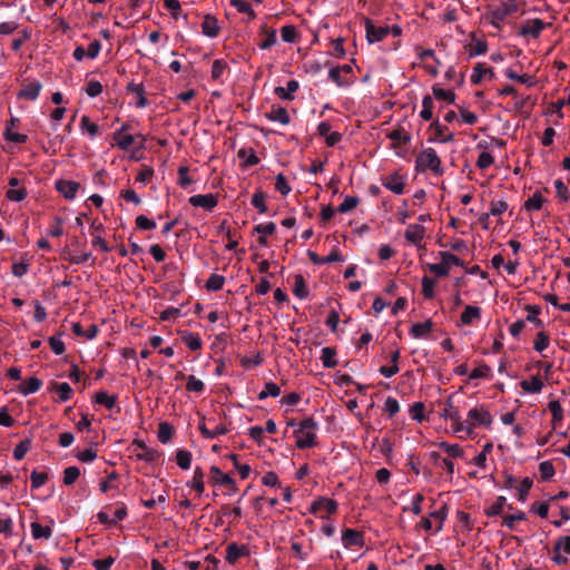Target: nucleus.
I'll return each instance as SVG.
<instances>
[{
  "instance_id": "774afa93",
  "label": "nucleus",
  "mask_w": 570,
  "mask_h": 570,
  "mask_svg": "<svg viewBox=\"0 0 570 570\" xmlns=\"http://www.w3.org/2000/svg\"><path fill=\"white\" fill-rule=\"evenodd\" d=\"M435 281L429 276L422 278V293L425 298H433Z\"/></svg>"
},
{
  "instance_id": "de8ad7c7",
  "label": "nucleus",
  "mask_w": 570,
  "mask_h": 570,
  "mask_svg": "<svg viewBox=\"0 0 570 570\" xmlns=\"http://www.w3.org/2000/svg\"><path fill=\"white\" fill-rule=\"evenodd\" d=\"M265 199L266 195L263 190H256L252 196L250 203L258 210L259 214H265L267 212Z\"/></svg>"
},
{
  "instance_id": "37998d69",
  "label": "nucleus",
  "mask_w": 570,
  "mask_h": 570,
  "mask_svg": "<svg viewBox=\"0 0 570 570\" xmlns=\"http://www.w3.org/2000/svg\"><path fill=\"white\" fill-rule=\"evenodd\" d=\"M114 140L120 149L128 150L134 145L135 137L132 135H120V131H115Z\"/></svg>"
},
{
  "instance_id": "6e6552de",
  "label": "nucleus",
  "mask_w": 570,
  "mask_h": 570,
  "mask_svg": "<svg viewBox=\"0 0 570 570\" xmlns=\"http://www.w3.org/2000/svg\"><path fill=\"white\" fill-rule=\"evenodd\" d=\"M188 202L194 207L212 212L218 204V196L216 194H198L189 197Z\"/></svg>"
},
{
  "instance_id": "c756f323",
  "label": "nucleus",
  "mask_w": 570,
  "mask_h": 570,
  "mask_svg": "<svg viewBox=\"0 0 570 570\" xmlns=\"http://www.w3.org/2000/svg\"><path fill=\"white\" fill-rule=\"evenodd\" d=\"M433 328V322L431 320H428L423 323H414L411 326L410 334L415 337L420 338L425 336L428 333H430Z\"/></svg>"
},
{
  "instance_id": "ea45409f",
  "label": "nucleus",
  "mask_w": 570,
  "mask_h": 570,
  "mask_svg": "<svg viewBox=\"0 0 570 570\" xmlns=\"http://www.w3.org/2000/svg\"><path fill=\"white\" fill-rule=\"evenodd\" d=\"M205 473L200 466H196L194 471V476L191 480V488L197 492V494H202L205 491L204 483Z\"/></svg>"
},
{
  "instance_id": "a19ab883",
  "label": "nucleus",
  "mask_w": 570,
  "mask_h": 570,
  "mask_svg": "<svg viewBox=\"0 0 570 570\" xmlns=\"http://www.w3.org/2000/svg\"><path fill=\"white\" fill-rule=\"evenodd\" d=\"M548 409L552 415L553 429H556V426L563 420V410L557 400L549 402Z\"/></svg>"
},
{
  "instance_id": "c85d7f7f",
  "label": "nucleus",
  "mask_w": 570,
  "mask_h": 570,
  "mask_svg": "<svg viewBox=\"0 0 570 570\" xmlns=\"http://www.w3.org/2000/svg\"><path fill=\"white\" fill-rule=\"evenodd\" d=\"M94 401L95 403L111 410L117 405V395H109L105 391H99L95 394Z\"/></svg>"
},
{
  "instance_id": "4be33fe9",
  "label": "nucleus",
  "mask_w": 570,
  "mask_h": 570,
  "mask_svg": "<svg viewBox=\"0 0 570 570\" xmlns=\"http://www.w3.org/2000/svg\"><path fill=\"white\" fill-rule=\"evenodd\" d=\"M127 91L135 94L137 96L136 106L138 108H145L149 105L148 99L145 97V87L142 83L129 82L127 85Z\"/></svg>"
},
{
  "instance_id": "49530a36",
  "label": "nucleus",
  "mask_w": 570,
  "mask_h": 570,
  "mask_svg": "<svg viewBox=\"0 0 570 570\" xmlns=\"http://www.w3.org/2000/svg\"><path fill=\"white\" fill-rule=\"evenodd\" d=\"M225 277L218 274H212L206 281L205 288L209 292H217L223 288Z\"/></svg>"
},
{
  "instance_id": "9d476101",
  "label": "nucleus",
  "mask_w": 570,
  "mask_h": 570,
  "mask_svg": "<svg viewBox=\"0 0 570 570\" xmlns=\"http://www.w3.org/2000/svg\"><path fill=\"white\" fill-rule=\"evenodd\" d=\"M80 184L72 180L59 179L56 181V189L68 200L76 197Z\"/></svg>"
},
{
  "instance_id": "7ed1b4c3",
  "label": "nucleus",
  "mask_w": 570,
  "mask_h": 570,
  "mask_svg": "<svg viewBox=\"0 0 570 570\" xmlns=\"http://www.w3.org/2000/svg\"><path fill=\"white\" fill-rule=\"evenodd\" d=\"M519 9V4L515 0H509L507 2L501 3L499 7L494 8L490 11V23L497 28L501 29V22L505 20L507 17L517 12Z\"/></svg>"
},
{
  "instance_id": "c03bdc74",
  "label": "nucleus",
  "mask_w": 570,
  "mask_h": 570,
  "mask_svg": "<svg viewBox=\"0 0 570 570\" xmlns=\"http://www.w3.org/2000/svg\"><path fill=\"white\" fill-rule=\"evenodd\" d=\"M546 202V199L543 198V196L541 195L540 191H535L532 197H530L523 205V207L528 210V212H532V210H539L541 209L543 203Z\"/></svg>"
},
{
  "instance_id": "cd10ccee",
  "label": "nucleus",
  "mask_w": 570,
  "mask_h": 570,
  "mask_svg": "<svg viewBox=\"0 0 570 570\" xmlns=\"http://www.w3.org/2000/svg\"><path fill=\"white\" fill-rule=\"evenodd\" d=\"M295 436L297 438L296 446L301 450L317 445L315 432H305V434H295Z\"/></svg>"
},
{
  "instance_id": "f03ea898",
  "label": "nucleus",
  "mask_w": 570,
  "mask_h": 570,
  "mask_svg": "<svg viewBox=\"0 0 570 570\" xmlns=\"http://www.w3.org/2000/svg\"><path fill=\"white\" fill-rule=\"evenodd\" d=\"M440 264H428L429 271L438 277L448 276L451 265L464 266V262L450 252H440Z\"/></svg>"
},
{
  "instance_id": "dca6fc26",
  "label": "nucleus",
  "mask_w": 570,
  "mask_h": 570,
  "mask_svg": "<svg viewBox=\"0 0 570 570\" xmlns=\"http://www.w3.org/2000/svg\"><path fill=\"white\" fill-rule=\"evenodd\" d=\"M202 31L209 38H216L220 31L217 18L213 14H206L202 23Z\"/></svg>"
},
{
  "instance_id": "e2e57ef3",
  "label": "nucleus",
  "mask_w": 570,
  "mask_h": 570,
  "mask_svg": "<svg viewBox=\"0 0 570 570\" xmlns=\"http://www.w3.org/2000/svg\"><path fill=\"white\" fill-rule=\"evenodd\" d=\"M358 203H360L358 197H356V196H347V197H345L343 203L340 204V206L337 207V212L342 213V214L348 213L352 209H354L358 205Z\"/></svg>"
},
{
  "instance_id": "f704fd0d",
  "label": "nucleus",
  "mask_w": 570,
  "mask_h": 570,
  "mask_svg": "<svg viewBox=\"0 0 570 570\" xmlns=\"http://www.w3.org/2000/svg\"><path fill=\"white\" fill-rule=\"evenodd\" d=\"M293 293L299 299H304L308 296V289L305 279L301 274H297L294 277Z\"/></svg>"
},
{
  "instance_id": "0e129e2a",
  "label": "nucleus",
  "mask_w": 570,
  "mask_h": 570,
  "mask_svg": "<svg viewBox=\"0 0 570 570\" xmlns=\"http://www.w3.org/2000/svg\"><path fill=\"white\" fill-rule=\"evenodd\" d=\"M230 6L234 7L238 12L245 14H252V18L256 17L255 11L252 9L250 4L244 0H229Z\"/></svg>"
},
{
  "instance_id": "5fc2aeb1",
  "label": "nucleus",
  "mask_w": 570,
  "mask_h": 570,
  "mask_svg": "<svg viewBox=\"0 0 570 570\" xmlns=\"http://www.w3.org/2000/svg\"><path fill=\"white\" fill-rule=\"evenodd\" d=\"M525 520V513L523 511H518L514 514H505L502 519V525H505L510 530L515 529V522L517 521H523Z\"/></svg>"
},
{
  "instance_id": "bb28decb",
  "label": "nucleus",
  "mask_w": 570,
  "mask_h": 570,
  "mask_svg": "<svg viewBox=\"0 0 570 570\" xmlns=\"http://www.w3.org/2000/svg\"><path fill=\"white\" fill-rule=\"evenodd\" d=\"M481 317V308L478 306L466 305L461 314V323L463 325H471L475 320Z\"/></svg>"
},
{
  "instance_id": "680f3d73",
  "label": "nucleus",
  "mask_w": 570,
  "mask_h": 570,
  "mask_svg": "<svg viewBox=\"0 0 570 570\" xmlns=\"http://www.w3.org/2000/svg\"><path fill=\"white\" fill-rule=\"evenodd\" d=\"M186 390L188 392L203 393L205 390V384L202 380L196 379L194 375H189L187 377Z\"/></svg>"
},
{
  "instance_id": "338daca9",
  "label": "nucleus",
  "mask_w": 570,
  "mask_h": 570,
  "mask_svg": "<svg viewBox=\"0 0 570 570\" xmlns=\"http://www.w3.org/2000/svg\"><path fill=\"white\" fill-rule=\"evenodd\" d=\"M165 8L170 12L173 19H178L181 14V6L178 0H164Z\"/></svg>"
},
{
  "instance_id": "6e6d98bb",
  "label": "nucleus",
  "mask_w": 570,
  "mask_h": 570,
  "mask_svg": "<svg viewBox=\"0 0 570 570\" xmlns=\"http://www.w3.org/2000/svg\"><path fill=\"white\" fill-rule=\"evenodd\" d=\"M174 434L173 426L167 422H161L158 425V440L161 443H167Z\"/></svg>"
},
{
  "instance_id": "864d4df0",
  "label": "nucleus",
  "mask_w": 570,
  "mask_h": 570,
  "mask_svg": "<svg viewBox=\"0 0 570 570\" xmlns=\"http://www.w3.org/2000/svg\"><path fill=\"white\" fill-rule=\"evenodd\" d=\"M540 480L542 482L549 481L556 473L554 466L551 461H543L539 464Z\"/></svg>"
},
{
  "instance_id": "3c124183",
  "label": "nucleus",
  "mask_w": 570,
  "mask_h": 570,
  "mask_svg": "<svg viewBox=\"0 0 570 570\" xmlns=\"http://www.w3.org/2000/svg\"><path fill=\"white\" fill-rule=\"evenodd\" d=\"M281 394V387L274 382H266L264 390L259 392L258 400H265L268 396L276 397Z\"/></svg>"
},
{
  "instance_id": "0eeeda50",
  "label": "nucleus",
  "mask_w": 570,
  "mask_h": 570,
  "mask_svg": "<svg viewBox=\"0 0 570 570\" xmlns=\"http://www.w3.org/2000/svg\"><path fill=\"white\" fill-rule=\"evenodd\" d=\"M210 481L215 484V485H226L229 488V492H228V495L235 493L237 491V487H236V482L235 480L228 475V474H224L222 472V470L216 466V465H213L210 468Z\"/></svg>"
},
{
  "instance_id": "393cba45",
  "label": "nucleus",
  "mask_w": 570,
  "mask_h": 570,
  "mask_svg": "<svg viewBox=\"0 0 570 570\" xmlns=\"http://www.w3.org/2000/svg\"><path fill=\"white\" fill-rule=\"evenodd\" d=\"M266 118L271 121H278L282 125H288L291 122L289 115L284 107H275L273 106L272 110L267 112Z\"/></svg>"
},
{
  "instance_id": "aec40b11",
  "label": "nucleus",
  "mask_w": 570,
  "mask_h": 570,
  "mask_svg": "<svg viewBox=\"0 0 570 570\" xmlns=\"http://www.w3.org/2000/svg\"><path fill=\"white\" fill-rule=\"evenodd\" d=\"M489 75V78L492 79L494 77V71L492 68L487 67L485 63L478 62L473 67V72L471 75V82L473 85H480L482 82L483 77Z\"/></svg>"
},
{
  "instance_id": "4d7b16f0",
  "label": "nucleus",
  "mask_w": 570,
  "mask_h": 570,
  "mask_svg": "<svg viewBox=\"0 0 570 570\" xmlns=\"http://www.w3.org/2000/svg\"><path fill=\"white\" fill-rule=\"evenodd\" d=\"M281 36L284 42L293 43L297 40L298 33L295 26L287 24L281 28Z\"/></svg>"
},
{
  "instance_id": "473e14b6",
  "label": "nucleus",
  "mask_w": 570,
  "mask_h": 570,
  "mask_svg": "<svg viewBox=\"0 0 570 570\" xmlns=\"http://www.w3.org/2000/svg\"><path fill=\"white\" fill-rule=\"evenodd\" d=\"M321 361L323 366L326 368H333L337 365L336 350L334 347L326 346L322 350Z\"/></svg>"
},
{
  "instance_id": "8fccbe9b",
  "label": "nucleus",
  "mask_w": 570,
  "mask_h": 570,
  "mask_svg": "<svg viewBox=\"0 0 570 570\" xmlns=\"http://www.w3.org/2000/svg\"><path fill=\"white\" fill-rule=\"evenodd\" d=\"M525 311L528 312L527 321L534 324L537 327H542L543 323L538 317V315L541 313V307L538 305H527Z\"/></svg>"
},
{
  "instance_id": "5701e85b",
  "label": "nucleus",
  "mask_w": 570,
  "mask_h": 570,
  "mask_svg": "<svg viewBox=\"0 0 570 570\" xmlns=\"http://www.w3.org/2000/svg\"><path fill=\"white\" fill-rule=\"evenodd\" d=\"M430 129L434 131V137L430 138L429 141L440 140L441 142H450L454 139L453 134L444 135V131L448 129L445 126H442L439 120H434L430 125Z\"/></svg>"
},
{
  "instance_id": "a211bd4d",
  "label": "nucleus",
  "mask_w": 570,
  "mask_h": 570,
  "mask_svg": "<svg viewBox=\"0 0 570 570\" xmlns=\"http://www.w3.org/2000/svg\"><path fill=\"white\" fill-rule=\"evenodd\" d=\"M425 235V227L420 224H411L405 230L404 237L407 242L419 245Z\"/></svg>"
},
{
  "instance_id": "2f4dec72",
  "label": "nucleus",
  "mask_w": 570,
  "mask_h": 570,
  "mask_svg": "<svg viewBox=\"0 0 570 570\" xmlns=\"http://www.w3.org/2000/svg\"><path fill=\"white\" fill-rule=\"evenodd\" d=\"M50 390L56 391L58 393L60 402H67L72 395V389L66 382L58 383L53 381L51 382Z\"/></svg>"
},
{
  "instance_id": "a18cd8bd",
  "label": "nucleus",
  "mask_w": 570,
  "mask_h": 570,
  "mask_svg": "<svg viewBox=\"0 0 570 570\" xmlns=\"http://www.w3.org/2000/svg\"><path fill=\"white\" fill-rule=\"evenodd\" d=\"M387 138H390L395 146L396 144H407L411 140V135L404 131L403 128H396L387 134Z\"/></svg>"
},
{
  "instance_id": "09e8293b",
  "label": "nucleus",
  "mask_w": 570,
  "mask_h": 570,
  "mask_svg": "<svg viewBox=\"0 0 570 570\" xmlns=\"http://www.w3.org/2000/svg\"><path fill=\"white\" fill-rule=\"evenodd\" d=\"M441 416L451 421H458V419H461V414L459 410L453 405L451 399L446 401L445 406L441 412Z\"/></svg>"
},
{
  "instance_id": "f3484780",
  "label": "nucleus",
  "mask_w": 570,
  "mask_h": 570,
  "mask_svg": "<svg viewBox=\"0 0 570 570\" xmlns=\"http://www.w3.org/2000/svg\"><path fill=\"white\" fill-rule=\"evenodd\" d=\"M132 444L141 449V452L137 453V458L141 461L154 463L160 456L157 450L149 449L144 441L135 440Z\"/></svg>"
},
{
  "instance_id": "6ab92c4d",
  "label": "nucleus",
  "mask_w": 570,
  "mask_h": 570,
  "mask_svg": "<svg viewBox=\"0 0 570 570\" xmlns=\"http://www.w3.org/2000/svg\"><path fill=\"white\" fill-rule=\"evenodd\" d=\"M299 88V83L297 80L292 79L286 83V87H276L274 89V94L283 100L292 101L294 99V92Z\"/></svg>"
},
{
  "instance_id": "e433bc0d",
  "label": "nucleus",
  "mask_w": 570,
  "mask_h": 570,
  "mask_svg": "<svg viewBox=\"0 0 570 570\" xmlns=\"http://www.w3.org/2000/svg\"><path fill=\"white\" fill-rule=\"evenodd\" d=\"M31 533H32L33 539H36V540L50 539L52 535V530H51L50 525L42 527L38 522H32L31 523Z\"/></svg>"
},
{
  "instance_id": "423d86ee",
  "label": "nucleus",
  "mask_w": 570,
  "mask_h": 570,
  "mask_svg": "<svg viewBox=\"0 0 570 570\" xmlns=\"http://www.w3.org/2000/svg\"><path fill=\"white\" fill-rule=\"evenodd\" d=\"M364 27L366 32V40L368 43L382 41L390 35V27L387 26H375L373 20L364 18Z\"/></svg>"
},
{
  "instance_id": "c9c22d12",
  "label": "nucleus",
  "mask_w": 570,
  "mask_h": 570,
  "mask_svg": "<svg viewBox=\"0 0 570 570\" xmlns=\"http://www.w3.org/2000/svg\"><path fill=\"white\" fill-rule=\"evenodd\" d=\"M507 505V498L503 495H500L497 498V500L488 507L484 512L488 517H497L502 514L504 507Z\"/></svg>"
},
{
  "instance_id": "9b49d317",
  "label": "nucleus",
  "mask_w": 570,
  "mask_h": 570,
  "mask_svg": "<svg viewBox=\"0 0 570 570\" xmlns=\"http://www.w3.org/2000/svg\"><path fill=\"white\" fill-rule=\"evenodd\" d=\"M342 542L345 548L363 547L364 538L360 531L346 528L342 532Z\"/></svg>"
},
{
  "instance_id": "f257e3e1",
  "label": "nucleus",
  "mask_w": 570,
  "mask_h": 570,
  "mask_svg": "<svg viewBox=\"0 0 570 570\" xmlns=\"http://www.w3.org/2000/svg\"><path fill=\"white\" fill-rule=\"evenodd\" d=\"M441 159L433 148H426L421 151L415 159V169L417 171L432 170L435 175H442L443 168Z\"/></svg>"
},
{
  "instance_id": "7c9ffc66",
  "label": "nucleus",
  "mask_w": 570,
  "mask_h": 570,
  "mask_svg": "<svg viewBox=\"0 0 570 570\" xmlns=\"http://www.w3.org/2000/svg\"><path fill=\"white\" fill-rule=\"evenodd\" d=\"M520 386L527 393L534 394V393L541 392V390L543 387V383L538 375H533L530 381H528V380L521 381Z\"/></svg>"
},
{
  "instance_id": "bf43d9fd",
  "label": "nucleus",
  "mask_w": 570,
  "mask_h": 570,
  "mask_svg": "<svg viewBox=\"0 0 570 570\" xmlns=\"http://www.w3.org/2000/svg\"><path fill=\"white\" fill-rule=\"evenodd\" d=\"M317 429L318 423L313 417H306L298 424V429L294 431V434H302L304 431L314 432Z\"/></svg>"
},
{
  "instance_id": "412c9836",
  "label": "nucleus",
  "mask_w": 570,
  "mask_h": 570,
  "mask_svg": "<svg viewBox=\"0 0 570 570\" xmlns=\"http://www.w3.org/2000/svg\"><path fill=\"white\" fill-rule=\"evenodd\" d=\"M92 245L99 247L102 252H110L111 248L108 246L107 242L101 237V233L104 232V226L101 223L92 222Z\"/></svg>"
},
{
  "instance_id": "79ce46f5",
  "label": "nucleus",
  "mask_w": 570,
  "mask_h": 570,
  "mask_svg": "<svg viewBox=\"0 0 570 570\" xmlns=\"http://www.w3.org/2000/svg\"><path fill=\"white\" fill-rule=\"evenodd\" d=\"M432 92L438 100H444L449 104H454L455 101V94L451 90H444L439 85L432 87Z\"/></svg>"
},
{
  "instance_id": "a878e982",
  "label": "nucleus",
  "mask_w": 570,
  "mask_h": 570,
  "mask_svg": "<svg viewBox=\"0 0 570 570\" xmlns=\"http://www.w3.org/2000/svg\"><path fill=\"white\" fill-rule=\"evenodd\" d=\"M41 386L42 381L39 380L38 377L32 376L21 383V385L19 386V392L22 395L27 396L29 394L38 392L41 389Z\"/></svg>"
},
{
  "instance_id": "b1692460",
  "label": "nucleus",
  "mask_w": 570,
  "mask_h": 570,
  "mask_svg": "<svg viewBox=\"0 0 570 570\" xmlns=\"http://www.w3.org/2000/svg\"><path fill=\"white\" fill-rule=\"evenodd\" d=\"M180 338H181L183 343L186 346H188V348L191 351H198L202 348L203 342H202L199 334L188 332V331H183V332H180Z\"/></svg>"
},
{
  "instance_id": "58836bf2",
  "label": "nucleus",
  "mask_w": 570,
  "mask_h": 570,
  "mask_svg": "<svg viewBox=\"0 0 570 570\" xmlns=\"http://www.w3.org/2000/svg\"><path fill=\"white\" fill-rule=\"evenodd\" d=\"M433 107L434 102L432 97L430 95L424 96L422 99L420 117L425 121H430L433 118Z\"/></svg>"
},
{
  "instance_id": "603ef678",
  "label": "nucleus",
  "mask_w": 570,
  "mask_h": 570,
  "mask_svg": "<svg viewBox=\"0 0 570 570\" xmlns=\"http://www.w3.org/2000/svg\"><path fill=\"white\" fill-rule=\"evenodd\" d=\"M439 448L442 449L451 458H462L464 451L459 444H450L448 442H440Z\"/></svg>"
},
{
  "instance_id": "39448f33",
  "label": "nucleus",
  "mask_w": 570,
  "mask_h": 570,
  "mask_svg": "<svg viewBox=\"0 0 570 570\" xmlns=\"http://www.w3.org/2000/svg\"><path fill=\"white\" fill-rule=\"evenodd\" d=\"M338 503L330 498L322 497L315 500L311 504V513L320 515V518L325 519L330 514H333L337 511Z\"/></svg>"
},
{
  "instance_id": "72a5a7b5",
  "label": "nucleus",
  "mask_w": 570,
  "mask_h": 570,
  "mask_svg": "<svg viewBox=\"0 0 570 570\" xmlns=\"http://www.w3.org/2000/svg\"><path fill=\"white\" fill-rule=\"evenodd\" d=\"M261 32L265 35L264 40L259 43V48L267 50L276 43V30L268 29L266 24L261 27Z\"/></svg>"
},
{
  "instance_id": "20e7f679",
  "label": "nucleus",
  "mask_w": 570,
  "mask_h": 570,
  "mask_svg": "<svg viewBox=\"0 0 570 570\" xmlns=\"http://www.w3.org/2000/svg\"><path fill=\"white\" fill-rule=\"evenodd\" d=\"M549 27H551V23L544 22L540 18L528 19L521 24L518 35L520 37H531L537 39L540 37L542 31Z\"/></svg>"
},
{
  "instance_id": "4468645a",
  "label": "nucleus",
  "mask_w": 570,
  "mask_h": 570,
  "mask_svg": "<svg viewBox=\"0 0 570 570\" xmlns=\"http://www.w3.org/2000/svg\"><path fill=\"white\" fill-rule=\"evenodd\" d=\"M249 551L247 546H238L236 542H232L226 548V561L234 564L240 557L248 556Z\"/></svg>"
},
{
  "instance_id": "13d9d810",
  "label": "nucleus",
  "mask_w": 570,
  "mask_h": 570,
  "mask_svg": "<svg viewBox=\"0 0 570 570\" xmlns=\"http://www.w3.org/2000/svg\"><path fill=\"white\" fill-rule=\"evenodd\" d=\"M31 448V440L30 439H24L22 440L21 442H19L14 450H13V458L17 460V461H20L24 458L26 453L30 450Z\"/></svg>"
},
{
  "instance_id": "f8f14e48",
  "label": "nucleus",
  "mask_w": 570,
  "mask_h": 570,
  "mask_svg": "<svg viewBox=\"0 0 570 570\" xmlns=\"http://www.w3.org/2000/svg\"><path fill=\"white\" fill-rule=\"evenodd\" d=\"M468 419L471 420L473 423V426L475 424L483 425V426H490L492 423V416L491 414L484 410L479 407H473L468 413Z\"/></svg>"
},
{
  "instance_id": "052dcab7",
  "label": "nucleus",
  "mask_w": 570,
  "mask_h": 570,
  "mask_svg": "<svg viewBox=\"0 0 570 570\" xmlns=\"http://www.w3.org/2000/svg\"><path fill=\"white\" fill-rule=\"evenodd\" d=\"M79 475H80V470L77 466H75V465L68 466L63 471V484L65 485L73 484L77 481V479L79 478Z\"/></svg>"
},
{
  "instance_id": "1a4fd4ad",
  "label": "nucleus",
  "mask_w": 570,
  "mask_h": 570,
  "mask_svg": "<svg viewBox=\"0 0 570 570\" xmlns=\"http://www.w3.org/2000/svg\"><path fill=\"white\" fill-rule=\"evenodd\" d=\"M41 88L42 85L40 81L24 80L21 90L18 92V98L33 101L39 97Z\"/></svg>"
},
{
  "instance_id": "ddd939ff",
  "label": "nucleus",
  "mask_w": 570,
  "mask_h": 570,
  "mask_svg": "<svg viewBox=\"0 0 570 570\" xmlns=\"http://www.w3.org/2000/svg\"><path fill=\"white\" fill-rule=\"evenodd\" d=\"M307 256L312 263L316 265H323L334 262H344L343 256L340 254L337 248H334L327 256H318L315 252L308 250Z\"/></svg>"
},
{
  "instance_id": "4c0bfd02",
  "label": "nucleus",
  "mask_w": 570,
  "mask_h": 570,
  "mask_svg": "<svg viewBox=\"0 0 570 570\" xmlns=\"http://www.w3.org/2000/svg\"><path fill=\"white\" fill-rule=\"evenodd\" d=\"M193 455L185 449H178L176 451V463L181 470L190 469Z\"/></svg>"
},
{
  "instance_id": "2eb2a0df",
  "label": "nucleus",
  "mask_w": 570,
  "mask_h": 570,
  "mask_svg": "<svg viewBox=\"0 0 570 570\" xmlns=\"http://www.w3.org/2000/svg\"><path fill=\"white\" fill-rule=\"evenodd\" d=\"M383 186L396 195H402L405 184L402 176L394 173L383 179Z\"/></svg>"
},
{
  "instance_id": "69168bd1",
  "label": "nucleus",
  "mask_w": 570,
  "mask_h": 570,
  "mask_svg": "<svg viewBox=\"0 0 570 570\" xmlns=\"http://www.w3.org/2000/svg\"><path fill=\"white\" fill-rule=\"evenodd\" d=\"M3 137L8 141H13L17 144H24L28 139V136L24 134L13 132L9 126H6Z\"/></svg>"
}]
</instances>
